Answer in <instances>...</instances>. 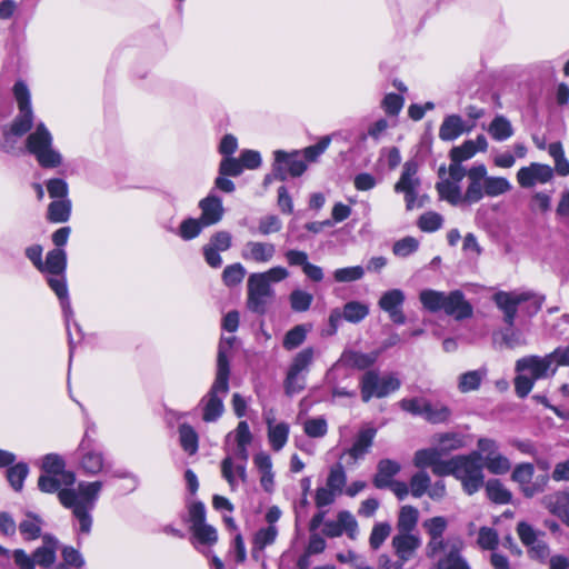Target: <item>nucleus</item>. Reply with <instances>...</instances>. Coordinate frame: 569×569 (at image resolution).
<instances>
[{
	"instance_id": "e433bc0d",
	"label": "nucleus",
	"mask_w": 569,
	"mask_h": 569,
	"mask_svg": "<svg viewBox=\"0 0 569 569\" xmlns=\"http://www.w3.org/2000/svg\"><path fill=\"white\" fill-rule=\"evenodd\" d=\"M67 267V254L63 249L56 248L47 253L43 268L39 271L47 272L50 276H60L64 273Z\"/></svg>"
},
{
	"instance_id": "ea45409f",
	"label": "nucleus",
	"mask_w": 569,
	"mask_h": 569,
	"mask_svg": "<svg viewBox=\"0 0 569 569\" xmlns=\"http://www.w3.org/2000/svg\"><path fill=\"white\" fill-rule=\"evenodd\" d=\"M487 376L486 369L467 371L458 378V389L462 393L478 390Z\"/></svg>"
},
{
	"instance_id": "39448f33",
	"label": "nucleus",
	"mask_w": 569,
	"mask_h": 569,
	"mask_svg": "<svg viewBox=\"0 0 569 569\" xmlns=\"http://www.w3.org/2000/svg\"><path fill=\"white\" fill-rule=\"evenodd\" d=\"M13 94L18 103L19 113L10 127L3 130L1 148L7 152L13 151L17 139L29 132L33 123L31 96L27 84L22 81L16 82Z\"/></svg>"
},
{
	"instance_id": "6ab92c4d",
	"label": "nucleus",
	"mask_w": 569,
	"mask_h": 569,
	"mask_svg": "<svg viewBox=\"0 0 569 569\" xmlns=\"http://www.w3.org/2000/svg\"><path fill=\"white\" fill-rule=\"evenodd\" d=\"M276 246L267 241H247L241 249V258L249 262L266 264L272 261Z\"/></svg>"
},
{
	"instance_id": "79ce46f5",
	"label": "nucleus",
	"mask_w": 569,
	"mask_h": 569,
	"mask_svg": "<svg viewBox=\"0 0 569 569\" xmlns=\"http://www.w3.org/2000/svg\"><path fill=\"white\" fill-rule=\"evenodd\" d=\"M42 525L39 516L28 512L19 523V530L26 540H36L41 536Z\"/></svg>"
},
{
	"instance_id": "a878e982",
	"label": "nucleus",
	"mask_w": 569,
	"mask_h": 569,
	"mask_svg": "<svg viewBox=\"0 0 569 569\" xmlns=\"http://www.w3.org/2000/svg\"><path fill=\"white\" fill-rule=\"evenodd\" d=\"M48 284L54 291V293L57 295V297L60 300V305H61V308H62V312H63V317H64V320H66L67 329L69 330V328H70V320L73 317V311H72L71 303H70V300H69V295H68V288H67V282H66L64 273H62L60 276H52L51 274L48 278Z\"/></svg>"
},
{
	"instance_id": "f3484780",
	"label": "nucleus",
	"mask_w": 569,
	"mask_h": 569,
	"mask_svg": "<svg viewBox=\"0 0 569 569\" xmlns=\"http://www.w3.org/2000/svg\"><path fill=\"white\" fill-rule=\"evenodd\" d=\"M406 300V295L400 289H391L383 292L378 301L381 310L388 313L390 320L397 325L406 323V316L402 306Z\"/></svg>"
},
{
	"instance_id": "7ed1b4c3",
	"label": "nucleus",
	"mask_w": 569,
	"mask_h": 569,
	"mask_svg": "<svg viewBox=\"0 0 569 569\" xmlns=\"http://www.w3.org/2000/svg\"><path fill=\"white\" fill-rule=\"evenodd\" d=\"M234 340V337H222L219 342L214 381L198 405L204 422H216L224 412L223 400L229 392L230 359Z\"/></svg>"
},
{
	"instance_id": "f03ea898",
	"label": "nucleus",
	"mask_w": 569,
	"mask_h": 569,
	"mask_svg": "<svg viewBox=\"0 0 569 569\" xmlns=\"http://www.w3.org/2000/svg\"><path fill=\"white\" fill-rule=\"evenodd\" d=\"M569 366V347H559L545 356L529 355L515 363V391L519 398H526L536 381L555 376L559 367Z\"/></svg>"
},
{
	"instance_id": "8fccbe9b",
	"label": "nucleus",
	"mask_w": 569,
	"mask_h": 569,
	"mask_svg": "<svg viewBox=\"0 0 569 569\" xmlns=\"http://www.w3.org/2000/svg\"><path fill=\"white\" fill-rule=\"evenodd\" d=\"M476 154L472 140H466L462 144L453 147L450 152V164L463 167L462 162L471 159Z\"/></svg>"
},
{
	"instance_id": "58836bf2",
	"label": "nucleus",
	"mask_w": 569,
	"mask_h": 569,
	"mask_svg": "<svg viewBox=\"0 0 569 569\" xmlns=\"http://www.w3.org/2000/svg\"><path fill=\"white\" fill-rule=\"evenodd\" d=\"M277 536L278 529L276 526H268L259 529L253 538V546L251 550L252 557L258 559L262 550L276 541Z\"/></svg>"
},
{
	"instance_id": "de8ad7c7",
	"label": "nucleus",
	"mask_w": 569,
	"mask_h": 569,
	"mask_svg": "<svg viewBox=\"0 0 569 569\" xmlns=\"http://www.w3.org/2000/svg\"><path fill=\"white\" fill-rule=\"evenodd\" d=\"M485 192L487 197H499L511 190L512 186L507 178L486 174Z\"/></svg>"
},
{
	"instance_id": "69168bd1",
	"label": "nucleus",
	"mask_w": 569,
	"mask_h": 569,
	"mask_svg": "<svg viewBox=\"0 0 569 569\" xmlns=\"http://www.w3.org/2000/svg\"><path fill=\"white\" fill-rule=\"evenodd\" d=\"M430 486V477L427 472L420 471L415 473L409 483L410 492L415 498H420L428 492Z\"/></svg>"
},
{
	"instance_id": "473e14b6",
	"label": "nucleus",
	"mask_w": 569,
	"mask_h": 569,
	"mask_svg": "<svg viewBox=\"0 0 569 569\" xmlns=\"http://www.w3.org/2000/svg\"><path fill=\"white\" fill-rule=\"evenodd\" d=\"M400 465L390 459H382L378 462L373 485L378 489L387 488L393 481L392 478L400 471Z\"/></svg>"
},
{
	"instance_id": "5701e85b",
	"label": "nucleus",
	"mask_w": 569,
	"mask_h": 569,
	"mask_svg": "<svg viewBox=\"0 0 569 569\" xmlns=\"http://www.w3.org/2000/svg\"><path fill=\"white\" fill-rule=\"evenodd\" d=\"M221 475L228 482L230 490L236 491L238 489L239 481H247V461L240 460L239 463H236L233 457L227 456L221 461Z\"/></svg>"
},
{
	"instance_id": "37998d69",
	"label": "nucleus",
	"mask_w": 569,
	"mask_h": 569,
	"mask_svg": "<svg viewBox=\"0 0 569 569\" xmlns=\"http://www.w3.org/2000/svg\"><path fill=\"white\" fill-rule=\"evenodd\" d=\"M178 432L182 449L190 456L194 455L199 448V436L194 428L188 423H182L179 426Z\"/></svg>"
},
{
	"instance_id": "ddd939ff",
	"label": "nucleus",
	"mask_w": 569,
	"mask_h": 569,
	"mask_svg": "<svg viewBox=\"0 0 569 569\" xmlns=\"http://www.w3.org/2000/svg\"><path fill=\"white\" fill-rule=\"evenodd\" d=\"M273 154L272 171L274 178L280 181H284L288 176L300 177L307 170V164L300 158L299 151L286 152L277 150Z\"/></svg>"
},
{
	"instance_id": "338daca9",
	"label": "nucleus",
	"mask_w": 569,
	"mask_h": 569,
	"mask_svg": "<svg viewBox=\"0 0 569 569\" xmlns=\"http://www.w3.org/2000/svg\"><path fill=\"white\" fill-rule=\"evenodd\" d=\"M551 194L545 191L535 192L529 201V209L532 212L546 213L551 209Z\"/></svg>"
},
{
	"instance_id": "5fc2aeb1",
	"label": "nucleus",
	"mask_w": 569,
	"mask_h": 569,
	"mask_svg": "<svg viewBox=\"0 0 569 569\" xmlns=\"http://www.w3.org/2000/svg\"><path fill=\"white\" fill-rule=\"evenodd\" d=\"M451 416V410L440 403L432 405L427 400L426 411L423 412V418L431 423H441L449 420Z\"/></svg>"
},
{
	"instance_id": "a19ab883",
	"label": "nucleus",
	"mask_w": 569,
	"mask_h": 569,
	"mask_svg": "<svg viewBox=\"0 0 569 569\" xmlns=\"http://www.w3.org/2000/svg\"><path fill=\"white\" fill-rule=\"evenodd\" d=\"M71 214V201L69 198L53 200L48 207L47 218L54 223L69 220Z\"/></svg>"
},
{
	"instance_id": "2eb2a0df",
	"label": "nucleus",
	"mask_w": 569,
	"mask_h": 569,
	"mask_svg": "<svg viewBox=\"0 0 569 569\" xmlns=\"http://www.w3.org/2000/svg\"><path fill=\"white\" fill-rule=\"evenodd\" d=\"M516 178L521 188L529 189L550 182L553 178V169L548 164L531 162L529 166L521 167Z\"/></svg>"
},
{
	"instance_id": "dca6fc26",
	"label": "nucleus",
	"mask_w": 569,
	"mask_h": 569,
	"mask_svg": "<svg viewBox=\"0 0 569 569\" xmlns=\"http://www.w3.org/2000/svg\"><path fill=\"white\" fill-rule=\"evenodd\" d=\"M487 174V167L483 163H478L466 170L468 178V186L465 191V206H471L479 202L485 196V179Z\"/></svg>"
},
{
	"instance_id": "e2e57ef3",
	"label": "nucleus",
	"mask_w": 569,
	"mask_h": 569,
	"mask_svg": "<svg viewBox=\"0 0 569 569\" xmlns=\"http://www.w3.org/2000/svg\"><path fill=\"white\" fill-rule=\"evenodd\" d=\"M306 387V375L288 369L284 380L286 393L289 396L301 392Z\"/></svg>"
},
{
	"instance_id": "49530a36",
	"label": "nucleus",
	"mask_w": 569,
	"mask_h": 569,
	"mask_svg": "<svg viewBox=\"0 0 569 569\" xmlns=\"http://www.w3.org/2000/svg\"><path fill=\"white\" fill-rule=\"evenodd\" d=\"M446 292L433 289H423L419 293V300L422 307L430 312L442 311V305Z\"/></svg>"
},
{
	"instance_id": "09e8293b",
	"label": "nucleus",
	"mask_w": 569,
	"mask_h": 569,
	"mask_svg": "<svg viewBox=\"0 0 569 569\" xmlns=\"http://www.w3.org/2000/svg\"><path fill=\"white\" fill-rule=\"evenodd\" d=\"M191 532L196 540V548H199V546L211 547L218 541V532L216 528L206 522L191 529Z\"/></svg>"
},
{
	"instance_id": "f8f14e48",
	"label": "nucleus",
	"mask_w": 569,
	"mask_h": 569,
	"mask_svg": "<svg viewBox=\"0 0 569 569\" xmlns=\"http://www.w3.org/2000/svg\"><path fill=\"white\" fill-rule=\"evenodd\" d=\"M78 453V468L84 476L93 477L109 471L110 463L101 451L91 447L88 431L79 445Z\"/></svg>"
},
{
	"instance_id": "c03bdc74",
	"label": "nucleus",
	"mask_w": 569,
	"mask_h": 569,
	"mask_svg": "<svg viewBox=\"0 0 569 569\" xmlns=\"http://www.w3.org/2000/svg\"><path fill=\"white\" fill-rule=\"evenodd\" d=\"M488 132L496 141H505L513 136V128L505 116H496L489 124Z\"/></svg>"
},
{
	"instance_id": "412c9836",
	"label": "nucleus",
	"mask_w": 569,
	"mask_h": 569,
	"mask_svg": "<svg viewBox=\"0 0 569 569\" xmlns=\"http://www.w3.org/2000/svg\"><path fill=\"white\" fill-rule=\"evenodd\" d=\"M443 301L442 311L456 320H463L472 316V306L465 299L460 290L446 293Z\"/></svg>"
},
{
	"instance_id": "0e129e2a",
	"label": "nucleus",
	"mask_w": 569,
	"mask_h": 569,
	"mask_svg": "<svg viewBox=\"0 0 569 569\" xmlns=\"http://www.w3.org/2000/svg\"><path fill=\"white\" fill-rule=\"evenodd\" d=\"M203 228H207V226L202 224L200 218H188L181 222L179 227V236L183 240H191L200 234Z\"/></svg>"
},
{
	"instance_id": "f257e3e1",
	"label": "nucleus",
	"mask_w": 569,
	"mask_h": 569,
	"mask_svg": "<svg viewBox=\"0 0 569 569\" xmlns=\"http://www.w3.org/2000/svg\"><path fill=\"white\" fill-rule=\"evenodd\" d=\"M43 473L39 477L38 487L42 492H58L61 505L72 510L79 522V530L89 533L92 526L90 511L94 508L103 483L101 481H80L76 489L67 488L76 482V475L66 470L63 458L49 453L42 458Z\"/></svg>"
},
{
	"instance_id": "a18cd8bd",
	"label": "nucleus",
	"mask_w": 569,
	"mask_h": 569,
	"mask_svg": "<svg viewBox=\"0 0 569 569\" xmlns=\"http://www.w3.org/2000/svg\"><path fill=\"white\" fill-rule=\"evenodd\" d=\"M345 320L350 323H359L369 315V306L365 302L352 300L341 309Z\"/></svg>"
},
{
	"instance_id": "680f3d73",
	"label": "nucleus",
	"mask_w": 569,
	"mask_h": 569,
	"mask_svg": "<svg viewBox=\"0 0 569 569\" xmlns=\"http://www.w3.org/2000/svg\"><path fill=\"white\" fill-rule=\"evenodd\" d=\"M391 532V526L388 522H377L371 530L369 545L371 549L378 550Z\"/></svg>"
},
{
	"instance_id": "4d7b16f0",
	"label": "nucleus",
	"mask_w": 569,
	"mask_h": 569,
	"mask_svg": "<svg viewBox=\"0 0 569 569\" xmlns=\"http://www.w3.org/2000/svg\"><path fill=\"white\" fill-rule=\"evenodd\" d=\"M29 473V468L26 463L19 462L7 470V478L10 486L20 491L23 487L24 479Z\"/></svg>"
},
{
	"instance_id": "6e6552de",
	"label": "nucleus",
	"mask_w": 569,
	"mask_h": 569,
	"mask_svg": "<svg viewBox=\"0 0 569 569\" xmlns=\"http://www.w3.org/2000/svg\"><path fill=\"white\" fill-rule=\"evenodd\" d=\"M455 478L461 482L463 491L471 496L485 485L483 466L478 455H459Z\"/></svg>"
},
{
	"instance_id": "a211bd4d",
	"label": "nucleus",
	"mask_w": 569,
	"mask_h": 569,
	"mask_svg": "<svg viewBox=\"0 0 569 569\" xmlns=\"http://www.w3.org/2000/svg\"><path fill=\"white\" fill-rule=\"evenodd\" d=\"M380 353H381L380 350L365 353V352L356 351L352 349H346L341 353L339 360L328 371L327 377L329 378L331 375V371L338 366H345V367L353 368V369H358V370L368 369L377 362Z\"/></svg>"
},
{
	"instance_id": "9b49d317",
	"label": "nucleus",
	"mask_w": 569,
	"mask_h": 569,
	"mask_svg": "<svg viewBox=\"0 0 569 569\" xmlns=\"http://www.w3.org/2000/svg\"><path fill=\"white\" fill-rule=\"evenodd\" d=\"M472 453L478 455V460L492 475H506L511 470V461L499 450V445L490 438H480L477 442V450Z\"/></svg>"
},
{
	"instance_id": "20e7f679",
	"label": "nucleus",
	"mask_w": 569,
	"mask_h": 569,
	"mask_svg": "<svg viewBox=\"0 0 569 569\" xmlns=\"http://www.w3.org/2000/svg\"><path fill=\"white\" fill-rule=\"evenodd\" d=\"M287 268L276 266L263 272L251 273L247 281V307L250 311L263 315L274 299L272 283H278L289 277Z\"/></svg>"
},
{
	"instance_id": "603ef678",
	"label": "nucleus",
	"mask_w": 569,
	"mask_h": 569,
	"mask_svg": "<svg viewBox=\"0 0 569 569\" xmlns=\"http://www.w3.org/2000/svg\"><path fill=\"white\" fill-rule=\"evenodd\" d=\"M488 498L496 503H508L511 500V493L498 479H490L486 483Z\"/></svg>"
},
{
	"instance_id": "c9c22d12",
	"label": "nucleus",
	"mask_w": 569,
	"mask_h": 569,
	"mask_svg": "<svg viewBox=\"0 0 569 569\" xmlns=\"http://www.w3.org/2000/svg\"><path fill=\"white\" fill-rule=\"evenodd\" d=\"M419 520V511L416 507L406 505L399 510L396 529L397 532L416 533Z\"/></svg>"
},
{
	"instance_id": "774afa93",
	"label": "nucleus",
	"mask_w": 569,
	"mask_h": 569,
	"mask_svg": "<svg viewBox=\"0 0 569 569\" xmlns=\"http://www.w3.org/2000/svg\"><path fill=\"white\" fill-rule=\"evenodd\" d=\"M419 248V241L413 237H405L395 242L392 251L397 257L406 258Z\"/></svg>"
},
{
	"instance_id": "4c0bfd02",
	"label": "nucleus",
	"mask_w": 569,
	"mask_h": 569,
	"mask_svg": "<svg viewBox=\"0 0 569 569\" xmlns=\"http://www.w3.org/2000/svg\"><path fill=\"white\" fill-rule=\"evenodd\" d=\"M290 433V426L287 422H278V425H270L267 430V438L271 449L276 452L282 450L288 442Z\"/></svg>"
},
{
	"instance_id": "0eeeda50",
	"label": "nucleus",
	"mask_w": 569,
	"mask_h": 569,
	"mask_svg": "<svg viewBox=\"0 0 569 569\" xmlns=\"http://www.w3.org/2000/svg\"><path fill=\"white\" fill-rule=\"evenodd\" d=\"M440 181L437 182L436 189L441 200L447 201L451 206H465V192H462L461 181L466 177V168L449 166L446 170L445 166L439 168Z\"/></svg>"
},
{
	"instance_id": "c85d7f7f",
	"label": "nucleus",
	"mask_w": 569,
	"mask_h": 569,
	"mask_svg": "<svg viewBox=\"0 0 569 569\" xmlns=\"http://www.w3.org/2000/svg\"><path fill=\"white\" fill-rule=\"evenodd\" d=\"M376 432V429L371 427L361 429L356 436L352 446L345 452V455H348L355 462L362 459L369 452V449L373 443Z\"/></svg>"
},
{
	"instance_id": "9d476101",
	"label": "nucleus",
	"mask_w": 569,
	"mask_h": 569,
	"mask_svg": "<svg viewBox=\"0 0 569 569\" xmlns=\"http://www.w3.org/2000/svg\"><path fill=\"white\" fill-rule=\"evenodd\" d=\"M400 388V380L395 375L380 376L376 370L367 371L360 380L361 399L383 398Z\"/></svg>"
},
{
	"instance_id": "2f4dec72",
	"label": "nucleus",
	"mask_w": 569,
	"mask_h": 569,
	"mask_svg": "<svg viewBox=\"0 0 569 569\" xmlns=\"http://www.w3.org/2000/svg\"><path fill=\"white\" fill-rule=\"evenodd\" d=\"M462 541L456 540L449 545V550L437 562V569H471L467 560L460 555Z\"/></svg>"
},
{
	"instance_id": "b1692460",
	"label": "nucleus",
	"mask_w": 569,
	"mask_h": 569,
	"mask_svg": "<svg viewBox=\"0 0 569 569\" xmlns=\"http://www.w3.org/2000/svg\"><path fill=\"white\" fill-rule=\"evenodd\" d=\"M475 122L468 123L459 114L447 116L439 128V138L442 141H453L463 132H470Z\"/></svg>"
},
{
	"instance_id": "4468645a",
	"label": "nucleus",
	"mask_w": 569,
	"mask_h": 569,
	"mask_svg": "<svg viewBox=\"0 0 569 569\" xmlns=\"http://www.w3.org/2000/svg\"><path fill=\"white\" fill-rule=\"evenodd\" d=\"M418 164L415 161H407L403 164L402 173L395 184V191L405 194L407 209H412L416 206L418 191L420 188V180L417 177Z\"/></svg>"
},
{
	"instance_id": "c756f323",
	"label": "nucleus",
	"mask_w": 569,
	"mask_h": 569,
	"mask_svg": "<svg viewBox=\"0 0 569 569\" xmlns=\"http://www.w3.org/2000/svg\"><path fill=\"white\" fill-rule=\"evenodd\" d=\"M59 541L51 535L42 536V546L37 548L32 555L34 566L39 565L43 568H49L56 561V552Z\"/></svg>"
},
{
	"instance_id": "393cba45",
	"label": "nucleus",
	"mask_w": 569,
	"mask_h": 569,
	"mask_svg": "<svg viewBox=\"0 0 569 569\" xmlns=\"http://www.w3.org/2000/svg\"><path fill=\"white\" fill-rule=\"evenodd\" d=\"M201 210L200 220L202 224L210 227L218 223L223 217V206L219 197L209 194L199 202Z\"/></svg>"
},
{
	"instance_id": "72a5a7b5",
	"label": "nucleus",
	"mask_w": 569,
	"mask_h": 569,
	"mask_svg": "<svg viewBox=\"0 0 569 569\" xmlns=\"http://www.w3.org/2000/svg\"><path fill=\"white\" fill-rule=\"evenodd\" d=\"M432 445H436L441 456L466 446V438L458 432L438 433L432 437Z\"/></svg>"
},
{
	"instance_id": "1a4fd4ad",
	"label": "nucleus",
	"mask_w": 569,
	"mask_h": 569,
	"mask_svg": "<svg viewBox=\"0 0 569 569\" xmlns=\"http://www.w3.org/2000/svg\"><path fill=\"white\" fill-rule=\"evenodd\" d=\"M495 303L499 310L503 313V321L512 327L517 317L518 307L521 303L529 302L530 307L533 308V312H537L542 307V300L537 298L530 291L523 292H505L500 291L493 296Z\"/></svg>"
},
{
	"instance_id": "7c9ffc66",
	"label": "nucleus",
	"mask_w": 569,
	"mask_h": 569,
	"mask_svg": "<svg viewBox=\"0 0 569 569\" xmlns=\"http://www.w3.org/2000/svg\"><path fill=\"white\" fill-rule=\"evenodd\" d=\"M462 541L456 540L449 545V550L437 562V569H471L467 560L460 555Z\"/></svg>"
},
{
	"instance_id": "6e6d98bb",
	"label": "nucleus",
	"mask_w": 569,
	"mask_h": 569,
	"mask_svg": "<svg viewBox=\"0 0 569 569\" xmlns=\"http://www.w3.org/2000/svg\"><path fill=\"white\" fill-rule=\"evenodd\" d=\"M290 307L296 312H305L309 310L313 296L302 289H295L289 296Z\"/></svg>"
},
{
	"instance_id": "423d86ee",
	"label": "nucleus",
	"mask_w": 569,
	"mask_h": 569,
	"mask_svg": "<svg viewBox=\"0 0 569 569\" xmlns=\"http://www.w3.org/2000/svg\"><path fill=\"white\" fill-rule=\"evenodd\" d=\"M26 147L42 168H57L62 164V154L53 148V137L43 122L37 123L29 133Z\"/></svg>"
},
{
	"instance_id": "bf43d9fd",
	"label": "nucleus",
	"mask_w": 569,
	"mask_h": 569,
	"mask_svg": "<svg viewBox=\"0 0 569 569\" xmlns=\"http://www.w3.org/2000/svg\"><path fill=\"white\" fill-rule=\"evenodd\" d=\"M303 431L310 438H322L328 432V422L323 417L309 418L303 422Z\"/></svg>"
},
{
	"instance_id": "864d4df0",
	"label": "nucleus",
	"mask_w": 569,
	"mask_h": 569,
	"mask_svg": "<svg viewBox=\"0 0 569 569\" xmlns=\"http://www.w3.org/2000/svg\"><path fill=\"white\" fill-rule=\"evenodd\" d=\"M315 359V349L312 347H307L299 351L292 359V362L289 367V369L305 373L307 376V372L309 371V368Z\"/></svg>"
},
{
	"instance_id": "bb28decb",
	"label": "nucleus",
	"mask_w": 569,
	"mask_h": 569,
	"mask_svg": "<svg viewBox=\"0 0 569 569\" xmlns=\"http://www.w3.org/2000/svg\"><path fill=\"white\" fill-rule=\"evenodd\" d=\"M253 465L260 475V486L270 493L274 490V472L272 471V459L270 455L260 451L253 457Z\"/></svg>"
},
{
	"instance_id": "cd10ccee",
	"label": "nucleus",
	"mask_w": 569,
	"mask_h": 569,
	"mask_svg": "<svg viewBox=\"0 0 569 569\" xmlns=\"http://www.w3.org/2000/svg\"><path fill=\"white\" fill-rule=\"evenodd\" d=\"M533 473L535 468L529 462L517 465L512 471L511 479L520 485L526 497H532L543 490L542 486H530Z\"/></svg>"
},
{
	"instance_id": "13d9d810",
	"label": "nucleus",
	"mask_w": 569,
	"mask_h": 569,
	"mask_svg": "<svg viewBox=\"0 0 569 569\" xmlns=\"http://www.w3.org/2000/svg\"><path fill=\"white\" fill-rule=\"evenodd\" d=\"M442 457L436 445L432 448L420 449L415 453L413 463L418 468L431 467Z\"/></svg>"
},
{
	"instance_id": "4be33fe9",
	"label": "nucleus",
	"mask_w": 569,
	"mask_h": 569,
	"mask_svg": "<svg viewBox=\"0 0 569 569\" xmlns=\"http://www.w3.org/2000/svg\"><path fill=\"white\" fill-rule=\"evenodd\" d=\"M541 505L569 527V490L556 491L543 496Z\"/></svg>"
},
{
	"instance_id": "3c124183",
	"label": "nucleus",
	"mask_w": 569,
	"mask_h": 569,
	"mask_svg": "<svg viewBox=\"0 0 569 569\" xmlns=\"http://www.w3.org/2000/svg\"><path fill=\"white\" fill-rule=\"evenodd\" d=\"M346 483L347 473L343 466L338 462L330 468L326 486L333 490L337 495H341Z\"/></svg>"
},
{
	"instance_id": "f704fd0d",
	"label": "nucleus",
	"mask_w": 569,
	"mask_h": 569,
	"mask_svg": "<svg viewBox=\"0 0 569 569\" xmlns=\"http://www.w3.org/2000/svg\"><path fill=\"white\" fill-rule=\"evenodd\" d=\"M234 440L237 448L234 458L241 461H248L249 451L248 446L252 441V433L247 421H240L234 430Z\"/></svg>"
},
{
	"instance_id": "052dcab7",
	"label": "nucleus",
	"mask_w": 569,
	"mask_h": 569,
	"mask_svg": "<svg viewBox=\"0 0 569 569\" xmlns=\"http://www.w3.org/2000/svg\"><path fill=\"white\" fill-rule=\"evenodd\" d=\"M307 338V330L305 326L298 325L290 329L283 338V348L287 350H293L301 346Z\"/></svg>"
},
{
	"instance_id": "aec40b11",
	"label": "nucleus",
	"mask_w": 569,
	"mask_h": 569,
	"mask_svg": "<svg viewBox=\"0 0 569 569\" xmlns=\"http://www.w3.org/2000/svg\"><path fill=\"white\" fill-rule=\"evenodd\" d=\"M421 538L418 533L397 532L391 540V547L399 560L408 562L421 547Z\"/></svg>"
}]
</instances>
